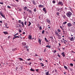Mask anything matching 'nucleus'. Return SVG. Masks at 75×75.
Here are the masks:
<instances>
[{
  "label": "nucleus",
  "mask_w": 75,
  "mask_h": 75,
  "mask_svg": "<svg viewBox=\"0 0 75 75\" xmlns=\"http://www.w3.org/2000/svg\"><path fill=\"white\" fill-rule=\"evenodd\" d=\"M58 4H59V5L60 4L62 6H63V3L62 2L60 1L58 3Z\"/></svg>",
  "instance_id": "nucleus-3"
},
{
  "label": "nucleus",
  "mask_w": 75,
  "mask_h": 75,
  "mask_svg": "<svg viewBox=\"0 0 75 75\" xmlns=\"http://www.w3.org/2000/svg\"><path fill=\"white\" fill-rule=\"evenodd\" d=\"M3 33L5 34V35H6V34H8V33L7 32H4Z\"/></svg>",
  "instance_id": "nucleus-14"
},
{
  "label": "nucleus",
  "mask_w": 75,
  "mask_h": 75,
  "mask_svg": "<svg viewBox=\"0 0 75 75\" xmlns=\"http://www.w3.org/2000/svg\"><path fill=\"white\" fill-rule=\"evenodd\" d=\"M67 73V72H64V74H66V73Z\"/></svg>",
  "instance_id": "nucleus-61"
},
{
  "label": "nucleus",
  "mask_w": 75,
  "mask_h": 75,
  "mask_svg": "<svg viewBox=\"0 0 75 75\" xmlns=\"http://www.w3.org/2000/svg\"><path fill=\"white\" fill-rule=\"evenodd\" d=\"M20 38V37L18 36H15L13 38V40H14L15 38Z\"/></svg>",
  "instance_id": "nucleus-11"
},
{
  "label": "nucleus",
  "mask_w": 75,
  "mask_h": 75,
  "mask_svg": "<svg viewBox=\"0 0 75 75\" xmlns=\"http://www.w3.org/2000/svg\"><path fill=\"white\" fill-rule=\"evenodd\" d=\"M16 49H13V50H12V51H15L16 50Z\"/></svg>",
  "instance_id": "nucleus-48"
},
{
  "label": "nucleus",
  "mask_w": 75,
  "mask_h": 75,
  "mask_svg": "<svg viewBox=\"0 0 75 75\" xmlns=\"http://www.w3.org/2000/svg\"><path fill=\"white\" fill-rule=\"evenodd\" d=\"M52 3H53L54 4H55V1H52Z\"/></svg>",
  "instance_id": "nucleus-34"
},
{
  "label": "nucleus",
  "mask_w": 75,
  "mask_h": 75,
  "mask_svg": "<svg viewBox=\"0 0 75 75\" xmlns=\"http://www.w3.org/2000/svg\"><path fill=\"white\" fill-rule=\"evenodd\" d=\"M63 41H65V40L64 39V38H63Z\"/></svg>",
  "instance_id": "nucleus-62"
},
{
  "label": "nucleus",
  "mask_w": 75,
  "mask_h": 75,
  "mask_svg": "<svg viewBox=\"0 0 75 75\" xmlns=\"http://www.w3.org/2000/svg\"><path fill=\"white\" fill-rule=\"evenodd\" d=\"M62 49H63V50H65V48H62Z\"/></svg>",
  "instance_id": "nucleus-59"
},
{
  "label": "nucleus",
  "mask_w": 75,
  "mask_h": 75,
  "mask_svg": "<svg viewBox=\"0 0 75 75\" xmlns=\"http://www.w3.org/2000/svg\"><path fill=\"white\" fill-rule=\"evenodd\" d=\"M57 31H58V32H61V30H59V29H58L57 30Z\"/></svg>",
  "instance_id": "nucleus-32"
},
{
  "label": "nucleus",
  "mask_w": 75,
  "mask_h": 75,
  "mask_svg": "<svg viewBox=\"0 0 75 75\" xmlns=\"http://www.w3.org/2000/svg\"><path fill=\"white\" fill-rule=\"evenodd\" d=\"M70 40V41H74V37H72L71 38Z\"/></svg>",
  "instance_id": "nucleus-8"
},
{
  "label": "nucleus",
  "mask_w": 75,
  "mask_h": 75,
  "mask_svg": "<svg viewBox=\"0 0 75 75\" xmlns=\"http://www.w3.org/2000/svg\"><path fill=\"white\" fill-rule=\"evenodd\" d=\"M33 4H36V3H35V2L34 1H33Z\"/></svg>",
  "instance_id": "nucleus-28"
},
{
  "label": "nucleus",
  "mask_w": 75,
  "mask_h": 75,
  "mask_svg": "<svg viewBox=\"0 0 75 75\" xmlns=\"http://www.w3.org/2000/svg\"><path fill=\"white\" fill-rule=\"evenodd\" d=\"M75 24V22H74L73 23V24L74 25V24Z\"/></svg>",
  "instance_id": "nucleus-49"
},
{
  "label": "nucleus",
  "mask_w": 75,
  "mask_h": 75,
  "mask_svg": "<svg viewBox=\"0 0 75 75\" xmlns=\"http://www.w3.org/2000/svg\"><path fill=\"white\" fill-rule=\"evenodd\" d=\"M31 64H32V63L31 62H30L29 64V65H31Z\"/></svg>",
  "instance_id": "nucleus-52"
},
{
  "label": "nucleus",
  "mask_w": 75,
  "mask_h": 75,
  "mask_svg": "<svg viewBox=\"0 0 75 75\" xmlns=\"http://www.w3.org/2000/svg\"><path fill=\"white\" fill-rule=\"evenodd\" d=\"M42 5H39V8H40L41 7H42Z\"/></svg>",
  "instance_id": "nucleus-30"
},
{
  "label": "nucleus",
  "mask_w": 75,
  "mask_h": 75,
  "mask_svg": "<svg viewBox=\"0 0 75 75\" xmlns=\"http://www.w3.org/2000/svg\"><path fill=\"white\" fill-rule=\"evenodd\" d=\"M21 9H20L19 10V11H21Z\"/></svg>",
  "instance_id": "nucleus-57"
},
{
  "label": "nucleus",
  "mask_w": 75,
  "mask_h": 75,
  "mask_svg": "<svg viewBox=\"0 0 75 75\" xmlns=\"http://www.w3.org/2000/svg\"><path fill=\"white\" fill-rule=\"evenodd\" d=\"M19 31L20 33H21V30H19Z\"/></svg>",
  "instance_id": "nucleus-39"
},
{
  "label": "nucleus",
  "mask_w": 75,
  "mask_h": 75,
  "mask_svg": "<svg viewBox=\"0 0 75 75\" xmlns=\"http://www.w3.org/2000/svg\"><path fill=\"white\" fill-rule=\"evenodd\" d=\"M27 7H25L24 8V10L25 11L26 10V9H27Z\"/></svg>",
  "instance_id": "nucleus-21"
},
{
  "label": "nucleus",
  "mask_w": 75,
  "mask_h": 75,
  "mask_svg": "<svg viewBox=\"0 0 75 75\" xmlns=\"http://www.w3.org/2000/svg\"><path fill=\"white\" fill-rule=\"evenodd\" d=\"M29 24L28 25V26H30V25H31V23L30 22H29Z\"/></svg>",
  "instance_id": "nucleus-22"
},
{
  "label": "nucleus",
  "mask_w": 75,
  "mask_h": 75,
  "mask_svg": "<svg viewBox=\"0 0 75 75\" xmlns=\"http://www.w3.org/2000/svg\"><path fill=\"white\" fill-rule=\"evenodd\" d=\"M45 41H46V42H48V40H47V38H45Z\"/></svg>",
  "instance_id": "nucleus-19"
},
{
  "label": "nucleus",
  "mask_w": 75,
  "mask_h": 75,
  "mask_svg": "<svg viewBox=\"0 0 75 75\" xmlns=\"http://www.w3.org/2000/svg\"><path fill=\"white\" fill-rule=\"evenodd\" d=\"M59 46H61V44L60 43H59Z\"/></svg>",
  "instance_id": "nucleus-54"
},
{
  "label": "nucleus",
  "mask_w": 75,
  "mask_h": 75,
  "mask_svg": "<svg viewBox=\"0 0 75 75\" xmlns=\"http://www.w3.org/2000/svg\"><path fill=\"white\" fill-rule=\"evenodd\" d=\"M67 22H63V24H67Z\"/></svg>",
  "instance_id": "nucleus-24"
},
{
  "label": "nucleus",
  "mask_w": 75,
  "mask_h": 75,
  "mask_svg": "<svg viewBox=\"0 0 75 75\" xmlns=\"http://www.w3.org/2000/svg\"><path fill=\"white\" fill-rule=\"evenodd\" d=\"M40 64H42L41 65V67H44V64H43V63H40Z\"/></svg>",
  "instance_id": "nucleus-23"
},
{
  "label": "nucleus",
  "mask_w": 75,
  "mask_h": 75,
  "mask_svg": "<svg viewBox=\"0 0 75 75\" xmlns=\"http://www.w3.org/2000/svg\"><path fill=\"white\" fill-rule=\"evenodd\" d=\"M16 1L18 2V0H15Z\"/></svg>",
  "instance_id": "nucleus-60"
},
{
  "label": "nucleus",
  "mask_w": 75,
  "mask_h": 75,
  "mask_svg": "<svg viewBox=\"0 0 75 75\" xmlns=\"http://www.w3.org/2000/svg\"><path fill=\"white\" fill-rule=\"evenodd\" d=\"M38 42H39V43L40 44V45H41V39H38Z\"/></svg>",
  "instance_id": "nucleus-6"
},
{
  "label": "nucleus",
  "mask_w": 75,
  "mask_h": 75,
  "mask_svg": "<svg viewBox=\"0 0 75 75\" xmlns=\"http://www.w3.org/2000/svg\"><path fill=\"white\" fill-rule=\"evenodd\" d=\"M29 40H31V38H32V36L31 35H29L28 37Z\"/></svg>",
  "instance_id": "nucleus-9"
},
{
  "label": "nucleus",
  "mask_w": 75,
  "mask_h": 75,
  "mask_svg": "<svg viewBox=\"0 0 75 75\" xmlns=\"http://www.w3.org/2000/svg\"><path fill=\"white\" fill-rule=\"evenodd\" d=\"M39 28H42L40 26Z\"/></svg>",
  "instance_id": "nucleus-64"
},
{
  "label": "nucleus",
  "mask_w": 75,
  "mask_h": 75,
  "mask_svg": "<svg viewBox=\"0 0 75 75\" xmlns=\"http://www.w3.org/2000/svg\"><path fill=\"white\" fill-rule=\"evenodd\" d=\"M55 33L56 35H57V36H58V37H59V34L58 33V32L57 31H55Z\"/></svg>",
  "instance_id": "nucleus-7"
},
{
  "label": "nucleus",
  "mask_w": 75,
  "mask_h": 75,
  "mask_svg": "<svg viewBox=\"0 0 75 75\" xmlns=\"http://www.w3.org/2000/svg\"><path fill=\"white\" fill-rule=\"evenodd\" d=\"M35 56L36 57H38V55L37 54H35Z\"/></svg>",
  "instance_id": "nucleus-38"
},
{
  "label": "nucleus",
  "mask_w": 75,
  "mask_h": 75,
  "mask_svg": "<svg viewBox=\"0 0 75 75\" xmlns=\"http://www.w3.org/2000/svg\"><path fill=\"white\" fill-rule=\"evenodd\" d=\"M0 23H2V21H0Z\"/></svg>",
  "instance_id": "nucleus-56"
},
{
  "label": "nucleus",
  "mask_w": 75,
  "mask_h": 75,
  "mask_svg": "<svg viewBox=\"0 0 75 75\" xmlns=\"http://www.w3.org/2000/svg\"><path fill=\"white\" fill-rule=\"evenodd\" d=\"M16 35H17V34H15L14 35V37H16Z\"/></svg>",
  "instance_id": "nucleus-46"
},
{
  "label": "nucleus",
  "mask_w": 75,
  "mask_h": 75,
  "mask_svg": "<svg viewBox=\"0 0 75 75\" xmlns=\"http://www.w3.org/2000/svg\"><path fill=\"white\" fill-rule=\"evenodd\" d=\"M26 23H27V21H25V25H27V24H26Z\"/></svg>",
  "instance_id": "nucleus-35"
},
{
  "label": "nucleus",
  "mask_w": 75,
  "mask_h": 75,
  "mask_svg": "<svg viewBox=\"0 0 75 75\" xmlns=\"http://www.w3.org/2000/svg\"><path fill=\"white\" fill-rule=\"evenodd\" d=\"M5 25L6 26V28H8V27H7V23Z\"/></svg>",
  "instance_id": "nucleus-26"
},
{
  "label": "nucleus",
  "mask_w": 75,
  "mask_h": 75,
  "mask_svg": "<svg viewBox=\"0 0 75 75\" xmlns=\"http://www.w3.org/2000/svg\"><path fill=\"white\" fill-rule=\"evenodd\" d=\"M34 11L35 12L36 11H37V10L36 9V8H35L34 9Z\"/></svg>",
  "instance_id": "nucleus-37"
},
{
  "label": "nucleus",
  "mask_w": 75,
  "mask_h": 75,
  "mask_svg": "<svg viewBox=\"0 0 75 75\" xmlns=\"http://www.w3.org/2000/svg\"><path fill=\"white\" fill-rule=\"evenodd\" d=\"M42 7L43 8L44 7V5H42Z\"/></svg>",
  "instance_id": "nucleus-51"
},
{
  "label": "nucleus",
  "mask_w": 75,
  "mask_h": 75,
  "mask_svg": "<svg viewBox=\"0 0 75 75\" xmlns=\"http://www.w3.org/2000/svg\"><path fill=\"white\" fill-rule=\"evenodd\" d=\"M0 4H1L3 5V3L2 2H0Z\"/></svg>",
  "instance_id": "nucleus-43"
},
{
  "label": "nucleus",
  "mask_w": 75,
  "mask_h": 75,
  "mask_svg": "<svg viewBox=\"0 0 75 75\" xmlns=\"http://www.w3.org/2000/svg\"><path fill=\"white\" fill-rule=\"evenodd\" d=\"M45 31L44 30H43L42 32V34H44V33H45Z\"/></svg>",
  "instance_id": "nucleus-33"
},
{
  "label": "nucleus",
  "mask_w": 75,
  "mask_h": 75,
  "mask_svg": "<svg viewBox=\"0 0 75 75\" xmlns=\"http://www.w3.org/2000/svg\"><path fill=\"white\" fill-rule=\"evenodd\" d=\"M55 71L56 72H57V69H55Z\"/></svg>",
  "instance_id": "nucleus-53"
},
{
  "label": "nucleus",
  "mask_w": 75,
  "mask_h": 75,
  "mask_svg": "<svg viewBox=\"0 0 75 75\" xmlns=\"http://www.w3.org/2000/svg\"><path fill=\"white\" fill-rule=\"evenodd\" d=\"M46 75H49V72H47L45 73Z\"/></svg>",
  "instance_id": "nucleus-17"
},
{
  "label": "nucleus",
  "mask_w": 75,
  "mask_h": 75,
  "mask_svg": "<svg viewBox=\"0 0 75 75\" xmlns=\"http://www.w3.org/2000/svg\"><path fill=\"white\" fill-rule=\"evenodd\" d=\"M70 66H71V67H73V64H72V63H71L70 64Z\"/></svg>",
  "instance_id": "nucleus-31"
},
{
  "label": "nucleus",
  "mask_w": 75,
  "mask_h": 75,
  "mask_svg": "<svg viewBox=\"0 0 75 75\" xmlns=\"http://www.w3.org/2000/svg\"><path fill=\"white\" fill-rule=\"evenodd\" d=\"M38 70H39V69H36V71H37V72H38Z\"/></svg>",
  "instance_id": "nucleus-41"
},
{
  "label": "nucleus",
  "mask_w": 75,
  "mask_h": 75,
  "mask_svg": "<svg viewBox=\"0 0 75 75\" xmlns=\"http://www.w3.org/2000/svg\"><path fill=\"white\" fill-rule=\"evenodd\" d=\"M59 39H61V36H59Z\"/></svg>",
  "instance_id": "nucleus-44"
},
{
  "label": "nucleus",
  "mask_w": 75,
  "mask_h": 75,
  "mask_svg": "<svg viewBox=\"0 0 75 75\" xmlns=\"http://www.w3.org/2000/svg\"><path fill=\"white\" fill-rule=\"evenodd\" d=\"M46 48H51V46L50 45H47L46 46Z\"/></svg>",
  "instance_id": "nucleus-13"
},
{
  "label": "nucleus",
  "mask_w": 75,
  "mask_h": 75,
  "mask_svg": "<svg viewBox=\"0 0 75 75\" xmlns=\"http://www.w3.org/2000/svg\"><path fill=\"white\" fill-rule=\"evenodd\" d=\"M57 56L59 57V58H61V56L59 54H58Z\"/></svg>",
  "instance_id": "nucleus-29"
},
{
  "label": "nucleus",
  "mask_w": 75,
  "mask_h": 75,
  "mask_svg": "<svg viewBox=\"0 0 75 75\" xmlns=\"http://www.w3.org/2000/svg\"><path fill=\"white\" fill-rule=\"evenodd\" d=\"M23 34H25V32H23Z\"/></svg>",
  "instance_id": "nucleus-55"
},
{
  "label": "nucleus",
  "mask_w": 75,
  "mask_h": 75,
  "mask_svg": "<svg viewBox=\"0 0 75 75\" xmlns=\"http://www.w3.org/2000/svg\"><path fill=\"white\" fill-rule=\"evenodd\" d=\"M63 18H65V15H64V16H62Z\"/></svg>",
  "instance_id": "nucleus-36"
},
{
  "label": "nucleus",
  "mask_w": 75,
  "mask_h": 75,
  "mask_svg": "<svg viewBox=\"0 0 75 75\" xmlns=\"http://www.w3.org/2000/svg\"><path fill=\"white\" fill-rule=\"evenodd\" d=\"M7 7L8 8H11V7H10V6H7Z\"/></svg>",
  "instance_id": "nucleus-42"
},
{
  "label": "nucleus",
  "mask_w": 75,
  "mask_h": 75,
  "mask_svg": "<svg viewBox=\"0 0 75 75\" xmlns=\"http://www.w3.org/2000/svg\"><path fill=\"white\" fill-rule=\"evenodd\" d=\"M18 59H19V61H24L23 60V59L21 58H18Z\"/></svg>",
  "instance_id": "nucleus-15"
},
{
  "label": "nucleus",
  "mask_w": 75,
  "mask_h": 75,
  "mask_svg": "<svg viewBox=\"0 0 75 75\" xmlns=\"http://www.w3.org/2000/svg\"><path fill=\"white\" fill-rule=\"evenodd\" d=\"M30 59H28L27 60H28V61H29Z\"/></svg>",
  "instance_id": "nucleus-47"
},
{
  "label": "nucleus",
  "mask_w": 75,
  "mask_h": 75,
  "mask_svg": "<svg viewBox=\"0 0 75 75\" xmlns=\"http://www.w3.org/2000/svg\"><path fill=\"white\" fill-rule=\"evenodd\" d=\"M39 18L40 19V16H39Z\"/></svg>",
  "instance_id": "nucleus-63"
},
{
  "label": "nucleus",
  "mask_w": 75,
  "mask_h": 75,
  "mask_svg": "<svg viewBox=\"0 0 75 75\" xmlns=\"http://www.w3.org/2000/svg\"><path fill=\"white\" fill-rule=\"evenodd\" d=\"M30 71H32L33 72H34L35 71V70H34V69H30Z\"/></svg>",
  "instance_id": "nucleus-18"
},
{
  "label": "nucleus",
  "mask_w": 75,
  "mask_h": 75,
  "mask_svg": "<svg viewBox=\"0 0 75 75\" xmlns=\"http://www.w3.org/2000/svg\"><path fill=\"white\" fill-rule=\"evenodd\" d=\"M28 9H26L27 11H28Z\"/></svg>",
  "instance_id": "nucleus-58"
},
{
  "label": "nucleus",
  "mask_w": 75,
  "mask_h": 75,
  "mask_svg": "<svg viewBox=\"0 0 75 75\" xmlns=\"http://www.w3.org/2000/svg\"><path fill=\"white\" fill-rule=\"evenodd\" d=\"M0 15L1 16H2V17H3L4 18H5V17L3 15V13H2L1 12H0Z\"/></svg>",
  "instance_id": "nucleus-5"
},
{
  "label": "nucleus",
  "mask_w": 75,
  "mask_h": 75,
  "mask_svg": "<svg viewBox=\"0 0 75 75\" xmlns=\"http://www.w3.org/2000/svg\"><path fill=\"white\" fill-rule=\"evenodd\" d=\"M64 68H65V69H68V68H67V66H64Z\"/></svg>",
  "instance_id": "nucleus-27"
},
{
  "label": "nucleus",
  "mask_w": 75,
  "mask_h": 75,
  "mask_svg": "<svg viewBox=\"0 0 75 75\" xmlns=\"http://www.w3.org/2000/svg\"><path fill=\"white\" fill-rule=\"evenodd\" d=\"M53 52H54V53H56V52H57V50H53Z\"/></svg>",
  "instance_id": "nucleus-20"
},
{
  "label": "nucleus",
  "mask_w": 75,
  "mask_h": 75,
  "mask_svg": "<svg viewBox=\"0 0 75 75\" xmlns=\"http://www.w3.org/2000/svg\"><path fill=\"white\" fill-rule=\"evenodd\" d=\"M43 10L44 11H45V13H47V11H46V9H45V8H43Z\"/></svg>",
  "instance_id": "nucleus-10"
},
{
  "label": "nucleus",
  "mask_w": 75,
  "mask_h": 75,
  "mask_svg": "<svg viewBox=\"0 0 75 75\" xmlns=\"http://www.w3.org/2000/svg\"><path fill=\"white\" fill-rule=\"evenodd\" d=\"M19 23H20V24H21L22 25L23 27H24V23H23V22H21V20H19L18 21Z\"/></svg>",
  "instance_id": "nucleus-2"
},
{
  "label": "nucleus",
  "mask_w": 75,
  "mask_h": 75,
  "mask_svg": "<svg viewBox=\"0 0 75 75\" xmlns=\"http://www.w3.org/2000/svg\"><path fill=\"white\" fill-rule=\"evenodd\" d=\"M66 15L67 17H71V16L72 15V13L69 11L68 13L66 14Z\"/></svg>",
  "instance_id": "nucleus-1"
},
{
  "label": "nucleus",
  "mask_w": 75,
  "mask_h": 75,
  "mask_svg": "<svg viewBox=\"0 0 75 75\" xmlns=\"http://www.w3.org/2000/svg\"><path fill=\"white\" fill-rule=\"evenodd\" d=\"M29 12L30 13H31V10H29Z\"/></svg>",
  "instance_id": "nucleus-50"
},
{
  "label": "nucleus",
  "mask_w": 75,
  "mask_h": 75,
  "mask_svg": "<svg viewBox=\"0 0 75 75\" xmlns=\"http://www.w3.org/2000/svg\"><path fill=\"white\" fill-rule=\"evenodd\" d=\"M36 38H32V39H31V40H34V39H35V40H36Z\"/></svg>",
  "instance_id": "nucleus-45"
},
{
  "label": "nucleus",
  "mask_w": 75,
  "mask_h": 75,
  "mask_svg": "<svg viewBox=\"0 0 75 75\" xmlns=\"http://www.w3.org/2000/svg\"><path fill=\"white\" fill-rule=\"evenodd\" d=\"M68 26H69V27H71V26H72V24L70 23H69L68 24Z\"/></svg>",
  "instance_id": "nucleus-12"
},
{
  "label": "nucleus",
  "mask_w": 75,
  "mask_h": 75,
  "mask_svg": "<svg viewBox=\"0 0 75 75\" xmlns=\"http://www.w3.org/2000/svg\"><path fill=\"white\" fill-rule=\"evenodd\" d=\"M56 14L57 16H59V12H57V13H56Z\"/></svg>",
  "instance_id": "nucleus-25"
},
{
  "label": "nucleus",
  "mask_w": 75,
  "mask_h": 75,
  "mask_svg": "<svg viewBox=\"0 0 75 75\" xmlns=\"http://www.w3.org/2000/svg\"><path fill=\"white\" fill-rule=\"evenodd\" d=\"M18 25H19V27H21V25L19 24H18Z\"/></svg>",
  "instance_id": "nucleus-40"
},
{
  "label": "nucleus",
  "mask_w": 75,
  "mask_h": 75,
  "mask_svg": "<svg viewBox=\"0 0 75 75\" xmlns=\"http://www.w3.org/2000/svg\"><path fill=\"white\" fill-rule=\"evenodd\" d=\"M47 21L48 23H50V20L47 19Z\"/></svg>",
  "instance_id": "nucleus-16"
},
{
  "label": "nucleus",
  "mask_w": 75,
  "mask_h": 75,
  "mask_svg": "<svg viewBox=\"0 0 75 75\" xmlns=\"http://www.w3.org/2000/svg\"><path fill=\"white\" fill-rule=\"evenodd\" d=\"M61 54L62 56L63 57H65V53L64 52H62L61 53Z\"/></svg>",
  "instance_id": "nucleus-4"
}]
</instances>
